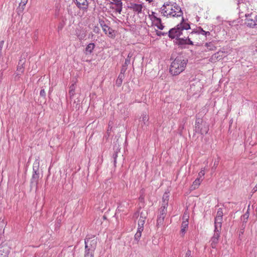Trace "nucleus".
Returning <instances> with one entry per match:
<instances>
[{"label":"nucleus","mask_w":257,"mask_h":257,"mask_svg":"<svg viewBox=\"0 0 257 257\" xmlns=\"http://www.w3.org/2000/svg\"><path fill=\"white\" fill-rule=\"evenodd\" d=\"M202 181L203 180H201V179H199L197 178L193 182V184L192 185V189L194 190L197 188Z\"/></svg>","instance_id":"24"},{"label":"nucleus","mask_w":257,"mask_h":257,"mask_svg":"<svg viewBox=\"0 0 257 257\" xmlns=\"http://www.w3.org/2000/svg\"><path fill=\"white\" fill-rule=\"evenodd\" d=\"M130 8L133 11L139 14L142 12L143 5L142 4H131Z\"/></svg>","instance_id":"14"},{"label":"nucleus","mask_w":257,"mask_h":257,"mask_svg":"<svg viewBox=\"0 0 257 257\" xmlns=\"http://www.w3.org/2000/svg\"><path fill=\"white\" fill-rule=\"evenodd\" d=\"M222 57L220 56L219 55V53L217 52L216 53L214 54L212 56L210 57V60L212 62H215L216 61L219 60L221 59Z\"/></svg>","instance_id":"22"},{"label":"nucleus","mask_w":257,"mask_h":257,"mask_svg":"<svg viewBox=\"0 0 257 257\" xmlns=\"http://www.w3.org/2000/svg\"><path fill=\"white\" fill-rule=\"evenodd\" d=\"M103 32L105 33L106 35H107L109 37H113V31L109 27L106 25V28H104L103 29Z\"/></svg>","instance_id":"20"},{"label":"nucleus","mask_w":257,"mask_h":257,"mask_svg":"<svg viewBox=\"0 0 257 257\" xmlns=\"http://www.w3.org/2000/svg\"><path fill=\"white\" fill-rule=\"evenodd\" d=\"M95 47V44L93 43H89L86 47L84 52L86 55H90L93 52Z\"/></svg>","instance_id":"17"},{"label":"nucleus","mask_w":257,"mask_h":257,"mask_svg":"<svg viewBox=\"0 0 257 257\" xmlns=\"http://www.w3.org/2000/svg\"><path fill=\"white\" fill-rule=\"evenodd\" d=\"M202 34L205 36H207V35H209L210 34V33L209 31H205L203 30L201 27H198V28H196V29H194L190 33V34Z\"/></svg>","instance_id":"13"},{"label":"nucleus","mask_w":257,"mask_h":257,"mask_svg":"<svg viewBox=\"0 0 257 257\" xmlns=\"http://www.w3.org/2000/svg\"><path fill=\"white\" fill-rule=\"evenodd\" d=\"M77 7L82 11H86L88 7V2L87 0H74Z\"/></svg>","instance_id":"8"},{"label":"nucleus","mask_w":257,"mask_h":257,"mask_svg":"<svg viewBox=\"0 0 257 257\" xmlns=\"http://www.w3.org/2000/svg\"><path fill=\"white\" fill-rule=\"evenodd\" d=\"M206 47L209 50H214L216 48L212 42L207 43L205 44Z\"/></svg>","instance_id":"37"},{"label":"nucleus","mask_w":257,"mask_h":257,"mask_svg":"<svg viewBox=\"0 0 257 257\" xmlns=\"http://www.w3.org/2000/svg\"><path fill=\"white\" fill-rule=\"evenodd\" d=\"M77 36L78 38V39L80 40L84 39V38L86 37V33L83 31L80 32V33H77Z\"/></svg>","instance_id":"38"},{"label":"nucleus","mask_w":257,"mask_h":257,"mask_svg":"<svg viewBox=\"0 0 257 257\" xmlns=\"http://www.w3.org/2000/svg\"><path fill=\"white\" fill-rule=\"evenodd\" d=\"M126 69H127V67L123 66V65H122V68L121 69L120 74H123L125 72V71H126Z\"/></svg>","instance_id":"49"},{"label":"nucleus","mask_w":257,"mask_h":257,"mask_svg":"<svg viewBox=\"0 0 257 257\" xmlns=\"http://www.w3.org/2000/svg\"><path fill=\"white\" fill-rule=\"evenodd\" d=\"M217 164L215 163V162L214 163V166L215 165H217Z\"/></svg>","instance_id":"56"},{"label":"nucleus","mask_w":257,"mask_h":257,"mask_svg":"<svg viewBox=\"0 0 257 257\" xmlns=\"http://www.w3.org/2000/svg\"><path fill=\"white\" fill-rule=\"evenodd\" d=\"M40 166V161L39 159H37L35 160L33 166V171H39Z\"/></svg>","instance_id":"26"},{"label":"nucleus","mask_w":257,"mask_h":257,"mask_svg":"<svg viewBox=\"0 0 257 257\" xmlns=\"http://www.w3.org/2000/svg\"><path fill=\"white\" fill-rule=\"evenodd\" d=\"M123 78H124L123 74H120L118 75V78L116 81V84L117 85V86H120L121 85V84H122V80H123Z\"/></svg>","instance_id":"29"},{"label":"nucleus","mask_w":257,"mask_h":257,"mask_svg":"<svg viewBox=\"0 0 257 257\" xmlns=\"http://www.w3.org/2000/svg\"><path fill=\"white\" fill-rule=\"evenodd\" d=\"M76 88V82H74L69 87V94L70 97L72 98L75 95V90Z\"/></svg>","instance_id":"18"},{"label":"nucleus","mask_w":257,"mask_h":257,"mask_svg":"<svg viewBox=\"0 0 257 257\" xmlns=\"http://www.w3.org/2000/svg\"><path fill=\"white\" fill-rule=\"evenodd\" d=\"M190 25L189 23L186 22L183 17H182L181 22L176 27L171 29L168 32V36L170 38L177 39L183 36L187 31L190 29Z\"/></svg>","instance_id":"2"},{"label":"nucleus","mask_w":257,"mask_h":257,"mask_svg":"<svg viewBox=\"0 0 257 257\" xmlns=\"http://www.w3.org/2000/svg\"><path fill=\"white\" fill-rule=\"evenodd\" d=\"M167 34H168V32H161V31H157V35L158 36H165Z\"/></svg>","instance_id":"46"},{"label":"nucleus","mask_w":257,"mask_h":257,"mask_svg":"<svg viewBox=\"0 0 257 257\" xmlns=\"http://www.w3.org/2000/svg\"><path fill=\"white\" fill-rule=\"evenodd\" d=\"M122 2L120 0H115V5L116 7H122Z\"/></svg>","instance_id":"47"},{"label":"nucleus","mask_w":257,"mask_h":257,"mask_svg":"<svg viewBox=\"0 0 257 257\" xmlns=\"http://www.w3.org/2000/svg\"><path fill=\"white\" fill-rule=\"evenodd\" d=\"M6 225V222L4 219H0V234L4 232V227Z\"/></svg>","instance_id":"30"},{"label":"nucleus","mask_w":257,"mask_h":257,"mask_svg":"<svg viewBox=\"0 0 257 257\" xmlns=\"http://www.w3.org/2000/svg\"><path fill=\"white\" fill-rule=\"evenodd\" d=\"M176 44L182 49L185 48L187 45H193V43L189 38V35L188 32H186L183 36L177 39Z\"/></svg>","instance_id":"6"},{"label":"nucleus","mask_w":257,"mask_h":257,"mask_svg":"<svg viewBox=\"0 0 257 257\" xmlns=\"http://www.w3.org/2000/svg\"><path fill=\"white\" fill-rule=\"evenodd\" d=\"M153 23L160 30H163L164 28V26L162 23L161 19L159 18L158 19H156V21Z\"/></svg>","instance_id":"19"},{"label":"nucleus","mask_w":257,"mask_h":257,"mask_svg":"<svg viewBox=\"0 0 257 257\" xmlns=\"http://www.w3.org/2000/svg\"><path fill=\"white\" fill-rule=\"evenodd\" d=\"M246 17L245 24L250 28L257 27V16H254L252 13L245 14Z\"/></svg>","instance_id":"7"},{"label":"nucleus","mask_w":257,"mask_h":257,"mask_svg":"<svg viewBox=\"0 0 257 257\" xmlns=\"http://www.w3.org/2000/svg\"><path fill=\"white\" fill-rule=\"evenodd\" d=\"M249 217V213L247 211L245 214H244L241 217V219L242 221V224H245L247 220Z\"/></svg>","instance_id":"31"},{"label":"nucleus","mask_w":257,"mask_h":257,"mask_svg":"<svg viewBox=\"0 0 257 257\" xmlns=\"http://www.w3.org/2000/svg\"><path fill=\"white\" fill-rule=\"evenodd\" d=\"M99 23L101 26V27H102V29L104 28H106V25L105 24V22L103 20H99Z\"/></svg>","instance_id":"42"},{"label":"nucleus","mask_w":257,"mask_h":257,"mask_svg":"<svg viewBox=\"0 0 257 257\" xmlns=\"http://www.w3.org/2000/svg\"><path fill=\"white\" fill-rule=\"evenodd\" d=\"M185 257H193L192 252L190 250L188 249L186 251V252L185 253Z\"/></svg>","instance_id":"44"},{"label":"nucleus","mask_w":257,"mask_h":257,"mask_svg":"<svg viewBox=\"0 0 257 257\" xmlns=\"http://www.w3.org/2000/svg\"><path fill=\"white\" fill-rule=\"evenodd\" d=\"M186 228L181 227V232L182 233L185 232Z\"/></svg>","instance_id":"54"},{"label":"nucleus","mask_w":257,"mask_h":257,"mask_svg":"<svg viewBox=\"0 0 257 257\" xmlns=\"http://www.w3.org/2000/svg\"><path fill=\"white\" fill-rule=\"evenodd\" d=\"M149 16L150 20L152 21L153 23L156 21V19L159 18L157 17V16H156V13L154 12H152L151 14L149 15Z\"/></svg>","instance_id":"39"},{"label":"nucleus","mask_w":257,"mask_h":257,"mask_svg":"<svg viewBox=\"0 0 257 257\" xmlns=\"http://www.w3.org/2000/svg\"><path fill=\"white\" fill-rule=\"evenodd\" d=\"M28 0H21V3H20L19 7L22 6V8H19L20 11L22 12L24 9V7L26 6L27 3H28Z\"/></svg>","instance_id":"33"},{"label":"nucleus","mask_w":257,"mask_h":257,"mask_svg":"<svg viewBox=\"0 0 257 257\" xmlns=\"http://www.w3.org/2000/svg\"><path fill=\"white\" fill-rule=\"evenodd\" d=\"M166 213L167 208L165 206H162L160 210L159 214L162 216H166Z\"/></svg>","instance_id":"35"},{"label":"nucleus","mask_w":257,"mask_h":257,"mask_svg":"<svg viewBox=\"0 0 257 257\" xmlns=\"http://www.w3.org/2000/svg\"><path fill=\"white\" fill-rule=\"evenodd\" d=\"M122 7H117V8L115 9V11L119 14H120L121 11H122Z\"/></svg>","instance_id":"51"},{"label":"nucleus","mask_w":257,"mask_h":257,"mask_svg":"<svg viewBox=\"0 0 257 257\" xmlns=\"http://www.w3.org/2000/svg\"><path fill=\"white\" fill-rule=\"evenodd\" d=\"M209 130L208 124L202 119L196 118L195 124V131L196 133L204 135L206 134Z\"/></svg>","instance_id":"5"},{"label":"nucleus","mask_w":257,"mask_h":257,"mask_svg":"<svg viewBox=\"0 0 257 257\" xmlns=\"http://www.w3.org/2000/svg\"><path fill=\"white\" fill-rule=\"evenodd\" d=\"M93 32L96 34L99 32V28L98 27H95L93 29Z\"/></svg>","instance_id":"52"},{"label":"nucleus","mask_w":257,"mask_h":257,"mask_svg":"<svg viewBox=\"0 0 257 257\" xmlns=\"http://www.w3.org/2000/svg\"><path fill=\"white\" fill-rule=\"evenodd\" d=\"M39 179V175L33 174L31 179V183L35 184L36 185L38 184V180Z\"/></svg>","instance_id":"27"},{"label":"nucleus","mask_w":257,"mask_h":257,"mask_svg":"<svg viewBox=\"0 0 257 257\" xmlns=\"http://www.w3.org/2000/svg\"><path fill=\"white\" fill-rule=\"evenodd\" d=\"M188 218H189V214L185 212L184 213L183 216V221L182 223L181 227L187 228L188 226Z\"/></svg>","instance_id":"16"},{"label":"nucleus","mask_w":257,"mask_h":257,"mask_svg":"<svg viewBox=\"0 0 257 257\" xmlns=\"http://www.w3.org/2000/svg\"><path fill=\"white\" fill-rule=\"evenodd\" d=\"M249 5V4L248 2H245L243 0L237 1L238 9L239 11H243L245 9L247 8Z\"/></svg>","instance_id":"15"},{"label":"nucleus","mask_w":257,"mask_h":257,"mask_svg":"<svg viewBox=\"0 0 257 257\" xmlns=\"http://www.w3.org/2000/svg\"><path fill=\"white\" fill-rule=\"evenodd\" d=\"M223 214V213L222 209V208H220L218 209L216 217L222 218Z\"/></svg>","instance_id":"40"},{"label":"nucleus","mask_w":257,"mask_h":257,"mask_svg":"<svg viewBox=\"0 0 257 257\" xmlns=\"http://www.w3.org/2000/svg\"><path fill=\"white\" fill-rule=\"evenodd\" d=\"M40 94L41 96L45 97L46 96V93L44 89H42L40 91Z\"/></svg>","instance_id":"50"},{"label":"nucleus","mask_w":257,"mask_h":257,"mask_svg":"<svg viewBox=\"0 0 257 257\" xmlns=\"http://www.w3.org/2000/svg\"><path fill=\"white\" fill-rule=\"evenodd\" d=\"M33 174H38L39 175V171H33Z\"/></svg>","instance_id":"53"},{"label":"nucleus","mask_w":257,"mask_h":257,"mask_svg":"<svg viewBox=\"0 0 257 257\" xmlns=\"http://www.w3.org/2000/svg\"><path fill=\"white\" fill-rule=\"evenodd\" d=\"M149 117L146 113H143L140 118V121L142 122L144 125H148Z\"/></svg>","instance_id":"21"},{"label":"nucleus","mask_w":257,"mask_h":257,"mask_svg":"<svg viewBox=\"0 0 257 257\" xmlns=\"http://www.w3.org/2000/svg\"><path fill=\"white\" fill-rule=\"evenodd\" d=\"M220 233H214L213 236L210 239L211 246L213 248H215L218 243Z\"/></svg>","instance_id":"9"},{"label":"nucleus","mask_w":257,"mask_h":257,"mask_svg":"<svg viewBox=\"0 0 257 257\" xmlns=\"http://www.w3.org/2000/svg\"><path fill=\"white\" fill-rule=\"evenodd\" d=\"M143 230L144 229H143L138 228L137 231L136 233L135 234V237H134L136 241H139L140 240V239L142 235V232L143 231Z\"/></svg>","instance_id":"25"},{"label":"nucleus","mask_w":257,"mask_h":257,"mask_svg":"<svg viewBox=\"0 0 257 257\" xmlns=\"http://www.w3.org/2000/svg\"><path fill=\"white\" fill-rule=\"evenodd\" d=\"M221 224V223H214V233H220Z\"/></svg>","instance_id":"32"},{"label":"nucleus","mask_w":257,"mask_h":257,"mask_svg":"<svg viewBox=\"0 0 257 257\" xmlns=\"http://www.w3.org/2000/svg\"><path fill=\"white\" fill-rule=\"evenodd\" d=\"M222 218L215 217L214 223H218L222 224Z\"/></svg>","instance_id":"43"},{"label":"nucleus","mask_w":257,"mask_h":257,"mask_svg":"<svg viewBox=\"0 0 257 257\" xmlns=\"http://www.w3.org/2000/svg\"><path fill=\"white\" fill-rule=\"evenodd\" d=\"M245 226H246L245 224H242L241 228V229H240V231H239V237H240L241 235H243V234L244 233V230Z\"/></svg>","instance_id":"41"},{"label":"nucleus","mask_w":257,"mask_h":257,"mask_svg":"<svg viewBox=\"0 0 257 257\" xmlns=\"http://www.w3.org/2000/svg\"><path fill=\"white\" fill-rule=\"evenodd\" d=\"M133 57V54L132 53H129L128 54L127 58L125 60V62L123 64V66L127 67V66L131 64V58Z\"/></svg>","instance_id":"28"},{"label":"nucleus","mask_w":257,"mask_h":257,"mask_svg":"<svg viewBox=\"0 0 257 257\" xmlns=\"http://www.w3.org/2000/svg\"><path fill=\"white\" fill-rule=\"evenodd\" d=\"M205 175V168H201L200 171L199 172L197 178L203 180L204 176Z\"/></svg>","instance_id":"34"},{"label":"nucleus","mask_w":257,"mask_h":257,"mask_svg":"<svg viewBox=\"0 0 257 257\" xmlns=\"http://www.w3.org/2000/svg\"><path fill=\"white\" fill-rule=\"evenodd\" d=\"M188 60L182 55L178 56L172 62L170 67V72L173 75H178L185 69Z\"/></svg>","instance_id":"3"},{"label":"nucleus","mask_w":257,"mask_h":257,"mask_svg":"<svg viewBox=\"0 0 257 257\" xmlns=\"http://www.w3.org/2000/svg\"><path fill=\"white\" fill-rule=\"evenodd\" d=\"M165 217V216H162L160 214L158 215L157 220V226L158 227H159L163 224Z\"/></svg>","instance_id":"23"},{"label":"nucleus","mask_w":257,"mask_h":257,"mask_svg":"<svg viewBox=\"0 0 257 257\" xmlns=\"http://www.w3.org/2000/svg\"><path fill=\"white\" fill-rule=\"evenodd\" d=\"M10 249L8 246L5 245H0V257H8Z\"/></svg>","instance_id":"10"},{"label":"nucleus","mask_w":257,"mask_h":257,"mask_svg":"<svg viewBox=\"0 0 257 257\" xmlns=\"http://www.w3.org/2000/svg\"><path fill=\"white\" fill-rule=\"evenodd\" d=\"M146 1L149 2V3H151L153 1V0H146Z\"/></svg>","instance_id":"55"},{"label":"nucleus","mask_w":257,"mask_h":257,"mask_svg":"<svg viewBox=\"0 0 257 257\" xmlns=\"http://www.w3.org/2000/svg\"><path fill=\"white\" fill-rule=\"evenodd\" d=\"M25 64V62L23 61L22 60H20L19 62L17 70V73H16V76H18L19 78L20 75H22V74L23 73L24 71V65Z\"/></svg>","instance_id":"11"},{"label":"nucleus","mask_w":257,"mask_h":257,"mask_svg":"<svg viewBox=\"0 0 257 257\" xmlns=\"http://www.w3.org/2000/svg\"><path fill=\"white\" fill-rule=\"evenodd\" d=\"M146 218V216H145V213H144L143 212H142L140 213V216L138 221V228L144 229V225L145 222Z\"/></svg>","instance_id":"12"},{"label":"nucleus","mask_w":257,"mask_h":257,"mask_svg":"<svg viewBox=\"0 0 257 257\" xmlns=\"http://www.w3.org/2000/svg\"><path fill=\"white\" fill-rule=\"evenodd\" d=\"M97 242V238L94 236L85 239L84 257H94V252L96 249Z\"/></svg>","instance_id":"4"},{"label":"nucleus","mask_w":257,"mask_h":257,"mask_svg":"<svg viewBox=\"0 0 257 257\" xmlns=\"http://www.w3.org/2000/svg\"><path fill=\"white\" fill-rule=\"evenodd\" d=\"M169 195L167 193H165L163 196V199L164 200V202H165V201L166 200L167 201L168 200Z\"/></svg>","instance_id":"48"},{"label":"nucleus","mask_w":257,"mask_h":257,"mask_svg":"<svg viewBox=\"0 0 257 257\" xmlns=\"http://www.w3.org/2000/svg\"><path fill=\"white\" fill-rule=\"evenodd\" d=\"M161 14L167 17H183V12L178 4L174 2H167L160 9Z\"/></svg>","instance_id":"1"},{"label":"nucleus","mask_w":257,"mask_h":257,"mask_svg":"<svg viewBox=\"0 0 257 257\" xmlns=\"http://www.w3.org/2000/svg\"><path fill=\"white\" fill-rule=\"evenodd\" d=\"M166 213L167 208L165 206H162L160 210L159 214L162 216H166Z\"/></svg>","instance_id":"36"},{"label":"nucleus","mask_w":257,"mask_h":257,"mask_svg":"<svg viewBox=\"0 0 257 257\" xmlns=\"http://www.w3.org/2000/svg\"><path fill=\"white\" fill-rule=\"evenodd\" d=\"M112 157L113 158V162H114V164L115 165L116 163V159H117V152H115L113 155H112Z\"/></svg>","instance_id":"45"}]
</instances>
